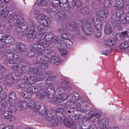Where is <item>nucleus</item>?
I'll list each match as a JSON object with an SVG mask.
<instances>
[{
  "instance_id": "obj_20",
  "label": "nucleus",
  "mask_w": 129,
  "mask_h": 129,
  "mask_svg": "<svg viewBox=\"0 0 129 129\" xmlns=\"http://www.w3.org/2000/svg\"><path fill=\"white\" fill-rule=\"evenodd\" d=\"M51 62L55 65L59 64L61 63V60L57 56H52L51 58Z\"/></svg>"
},
{
  "instance_id": "obj_21",
  "label": "nucleus",
  "mask_w": 129,
  "mask_h": 129,
  "mask_svg": "<svg viewBox=\"0 0 129 129\" xmlns=\"http://www.w3.org/2000/svg\"><path fill=\"white\" fill-rule=\"evenodd\" d=\"M104 33L107 36L110 35L112 32V28L111 25L109 24H107L104 28Z\"/></svg>"
},
{
  "instance_id": "obj_43",
  "label": "nucleus",
  "mask_w": 129,
  "mask_h": 129,
  "mask_svg": "<svg viewBox=\"0 0 129 129\" xmlns=\"http://www.w3.org/2000/svg\"><path fill=\"white\" fill-rule=\"evenodd\" d=\"M31 73L34 74H36L38 73L40 71H39L38 69L36 67H31L30 69Z\"/></svg>"
},
{
  "instance_id": "obj_24",
  "label": "nucleus",
  "mask_w": 129,
  "mask_h": 129,
  "mask_svg": "<svg viewBox=\"0 0 129 129\" xmlns=\"http://www.w3.org/2000/svg\"><path fill=\"white\" fill-rule=\"evenodd\" d=\"M58 100L59 103L62 102L67 100L68 97L67 94L66 93H62L57 95Z\"/></svg>"
},
{
  "instance_id": "obj_22",
  "label": "nucleus",
  "mask_w": 129,
  "mask_h": 129,
  "mask_svg": "<svg viewBox=\"0 0 129 129\" xmlns=\"http://www.w3.org/2000/svg\"><path fill=\"white\" fill-rule=\"evenodd\" d=\"M122 16L121 17V21L122 23L124 24H125L129 22V12L127 13L126 15L122 14Z\"/></svg>"
},
{
  "instance_id": "obj_41",
  "label": "nucleus",
  "mask_w": 129,
  "mask_h": 129,
  "mask_svg": "<svg viewBox=\"0 0 129 129\" xmlns=\"http://www.w3.org/2000/svg\"><path fill=\"white\" fill-rule=\"evenodd\" d=\"M46 17L43 14L39 13L37 18V20L39 22L45 19Z\"/></svg>"
},
{
  "instance_id": "obj_4",
  "label": "nucleus",
  "mask_w": 129,
  "mask_h": 129,
  "mask_svg": "<svg viewBox=\"0 0 129 129\" xmlns=\"http://www.w3.org/2000/svg\"><path fill=\"white\" fill-rule=\"evenodd\" d=\"M92 21L94 26L93 28L94 34L96 38H99L102 35L101 30L102 25L100 22L99 23L98 22L96 17L92 18Z\"/></svg>"
},
{
  "instance_id": "obj_34",
  "label": "nucleus",
  "mask_w": 129,
  "mask_h": 129,
  "mask_svg": "<svg viewBox=\"0 0 129 129\" xmlns=\"http://www.w3.org/2000/svg\"><path fill=\"white\" fill-rule=\"evenodd\" d=\"M113 38L112 37H110L108 40L105 42V45L110 47L112 46L113 45Z\"/></svg>"
},
{
  "instance_id": "obj_28",
  "label": "nucleus",
  "mask_w": 129,
  "mask_h": 129,
  "mask_svg": "<svg viewBox=\"0 0 129 129\" xmlns=\"http://www.w3.org/2000/svg\"><path fill=\"white\" fill-rule=\"evenodd\" d=\"M38 89L34 86L29 87L26 89V91L27 92L31 94H33L36 93V91H37Z\"/></svg>"
},
{
  "instance_id": "obj_2",
  "label": "nucleus",
  "mask_w": 129,
  "mask_h": 129,
  "mask_svg": "<svg viewBox=\"0 0 129 129\" xmlns=\"http://www.w3.org/2000/svg\"><path fill=\"white\" fill-rule=\"evenodd\" d=\"M44 53L45 58L42 59L40 57H38L33 61V62L35 66L43 69L47 67V64L49 63V60L47 57L49 56L50 54L51 53V51L46 49L44 50Z\"/></svg>"
},
{
  "instance_id": "obj_48",
  "label": "nucleus",
  "mask_w": 129,
  "mask_h": 129,
  "mask_svg": "<svg viewBox=\"0 0 129 129\" xmlns=\"http://www.w3.org/2000/svg\"><path fill=\"white\" fill-rule=\"evenodd\" d=\"M28 85L27 83L25 82V80L24 82H21L18 84V87L21 88H24L26 87Z\"/></svg>"
},
{
  "instance_id": "obj_60",
  "label": "nucleus",
  "mask_w": 129,
  "mask_h": 129,
  "mask_svg": "<svg viewBox=\"0 0 129 129\" xmlns=\"http://www.w3.org/2000/svg\"><path fill=\"white\" fill-rule=\"evenodd\" d=\"M8 54H9V53L4 52H2L0 53V55L2 57L4 58H6L7 59V55Z\"/></svg>"
},
{
  "instance_id": "obj_3",
  "label": "nucleus",
  "mask_w": 129,
  "mask_h": 129,
  "mask_svg": "<svg viewBox=\"0 0 129 129\" xmlns=\"http://www.w3.org/2000/svg\"><path fill=\"white\" fill-rule=\"evenodd\" d=\"M53 91L54 93L55 92V89L52 85H49L46 87V90L44 92L42 91H38L37 95V98L40 100H42L44 99L45 97L49 98L50 95V92Z\"/></svg>"
},
{
  "instance_id": "obj_7",
  "label": "nucleus",
  "mask_w": 129,
  "mask_h": 129,
  "mask_svg": "<svg viewBox=\"0 0 129 129\" xmlns=\"http://www.w3.org/2000/svg\"><path fill=\"white\" fill-rule=\"evenodd\" d=\"M6 82L3 84V86L5 87L9 86L10 85L13 84L15 80L10 75H6L5 77Z\"/></svg>"
},
{
  "instance_id": "obj_46",
  "label": "nucleus",
  "mask_w": 129,
  "mask_h": 129,
  "mask_svg": "<svg viewBox=\"0 0 129 129\" xmlns=\"http://www.w3.org/2000/svg\"><path fill=\"white\" fill-rule=\"evenodd\" d=\"M81 12L85 15H87L89 13V10L87 8H82L81 10Z\"/></svg>"
},
{
  "instance_id": "obj_36",
  "label": "nucleus",
  "mask_w": 129,
  "mask_h": 129,
  "mask_svg": "<svg viewBox=\"0 0 129 129\" xmlns=\"http://www.w3.org/2000/svg\"><path fill=\"white\" fill-rule=\"evenodd\" d=\"M29 101L28 98L24 100H21V101L22 102L23 104V109H26L28 107V103Z\"/></svg>"
},
{
  "instance_id": "obj_47",
  "label": "nucleus",
  "mask_w": 129,
  "mask_h": 129,
  "mask_svg": "<svg viewBox=\"0 0 129 129\" xmlns=\"http://www.w3.org/2000/svg\"><path fill=\"white\" fill-rule=\"evenodd\" d=\"M73 101L75 102L76 101H79V95L78 94L75 93L72 96Z\"/></svg>"
},
{
  "instance_id": "obj_53",
  "label": "nucleus",
  "mask_w": 129,
  "mask_h": 129,
  "mask_svg": "<svg viewBox=\"0 0 129 129\" xmlns=\"http://www.w3.org/2000/svg\"><path fill=\"white\" fill-rule=\"evenodd\" d=\"M125 6L126 4L125 1L123 0V1L120 3L118 8L119 9H122L125 7Z\"/></svg>"
},
{
  "instance_id": "obj_40",
  "label": "nucleus",
  "mask_w": 129,
  "mask_h": 129,
  "mask_svg": "<svg viewBox=\"0 0 129 129\" xmlns=\"http://www.w3.org/2000/svg\"><path fill=\"white\" fill-rule=\"evenodd\" d=\"M39 22L41 24H42V25H43L44 26H46L47 27L49 24V20L47 18H45L42 21H40Z\"/></svg>"
},
{
  "instance_id": "obj_44",
  "label": "nucleus",
  "mask_w": 129,
  "mask_h": 129,
  "mask_svg": "<svg viewBox=\"0 0 129 129\" xmlns=\"http://www.w3.org/2000/svg\"><path fill=\"white\" fill-rule=\"evenodd\" d=\"M42 36L43 39H44L45 41L47 42H49L52 41L53 38V37H51L49 36H44L43 35V36Z\"/></svg>"
},
{
  "instance_id": "obj_54",
  "label": "nucleus",
  "mask_w": 129,
  "mask_h": 129,
  "mask_svg": "<svg viewBox=\"0 0 129 129\" xmlns=\"http://www.w3.org/2000/svg\"><path fill=\"white\" fill-rule=\"evenodd\" d=\"M59 51L61 55L63 56L66 55L67 53V51L64 49H60Z\"/></svg>"
},
{
  "instance_id": "obj_50",
  "label": "nucleus",
  "mask_w": 129,
  "mask_h": 129,
  "mask_svg": "<svg viewBox=\"0 0 129 129\" xmlns=\"http://www.w3.org/2000/svg\"><path fill=\"white\" fill-rule=\"evenodd\" d=\"M71 24H70L68 23L64 24L62 25V27H63L65 30L67 29H70Z\"/></svg>"
},
{
  "instance_id": "obj_31",
  "label": "nucleus",
  "mask_w": 129,
  "mask_h": 129,
  "mask_svg": "<svg viewBox=\"0 0 129 129\" xmlns=\"http://www.w3.org/2000/svg\"><path fill=\"white\" fill-rule=\"evenodd\" d=\"M35 77L37 80V82L42 81L45 78L40 71L36 75V77Z\"/></svg>"
},
{
  "instance_id": "obj_35",
  "label": "nucleus",
  "mask_w": 129,
  "mask_h": 129,
  "mask_svg": "<svg viewBox=\"0 0 129 129\" xmlns=\"http://www.w3.org/2000/svg\"><path fill=\"white\" fill-rule=\"evenodd\" d=\"M36 111H38L39 112V114L43 115H44L46 112V109L45 108H41V106H40L36 110Z\"/></svg>"
},
{
  "instance_id": "obj_13",
  "label": "nucleus",
  "mask_w": 129,
  "mask_h": 129,
  "mask_svg": "<svg viewBox=\"0 0 129 129\" xmlns=\"http://www.w3.org/2000/svg\"><path fill=\"white\" fill-rule=\"evenodd\" d=\"M128 43L123 42L121 43L119 45V48L124 53H127L129 52V47Z\"/></svg>"
},
{
  "instance_id": "obj_45",
  "label": "nucleus",
  "mask_w": 129,
  "mask_h": 129,
  "mask_svg": "<svg viewBox=\"0 0 129 129\" xmlns=\"http://www.w3.org/2000/svg\"><path fill=\"white\" fill-rule=\"evenodd\" d=\"M9 101H11L13 99V98L15 99L16 98V94L14 92H12L9 93Z\"/></svg>"
},
{
  "instance_id": "obj_59",
  "label": "nucleus",
  "mask_w": 129,
  "mask_h": 129,
  "mask_svg": "<svg viewBox=\"0 0 129 129\" xmlns=\"http://www.w3.org/2000/svg\"><path fill=\"white\" fill-rule=\"evenodd\" d=\"M19 65L16 64L14 65L13 68V70L15 71H17L20 69Z\"/></svg>"
},
{
  "instance_id": "obj_63",
  "label": "nucleus",
  "mask_w": 129,
  "mask_h": 129,
  "mask_svg": "<svg viewBox=\"0 0 129 129\" xmlns=\"http://www.w3.org/2000/svg\"><path fill=\"white\" fill-rule=\"evenodd\" d=\"M47 4V2L45 0H43L41 1L40 3H38V5H40L42 6H45Z\"/></svg>"
},
{
  "instance_id": "obj_6",
  "label": "nucleus",
  "mask_w": 129,
  "mask_h": 129,
  "mask_svg": "<svg viewBox=\"0 0 129 129\" xmlns=\"http://www.w3.org/2000/svg\"><path fill=\"white\" fill-rule=\"evenodd\" d=\"M55 12V17L58 22H61L63 21L66 17L65 13L60 9L57 10Z\"/></svg>"
},
{
  "instance_id": "obj_26",
  "label": "nucleus",
  "mask_w": 129,
  "mask_h": 129,
  "mask_svg": "<svg viewBox=\"0 0 129 129\" xmlns=\"http://www.w3.org/2000/svg\"><path fill=\"white\" fill-rule=\"evenodd\" d=\"M29 100L30 101L28 103V107L32 109H35L36 111L38 107H37V105L36 104V102L32 100L30 98L29 99Z\"/></svg>"
},
{
  "instance_id": "obj_23",
  "label": "nucleus",
  "mask_w": 129,
  "mask_h": 129,
  "mask_svg": "<svg viewBox=\"0 0 129 129\" xmlns=\"http://www.w3.org/2000/svg\"><path fill=\"white\" fill-rule=\"evenodd\" d=\"M100 119V115L98 113L94 114H91L90 115V116L89 117V119H92L91 121L92 122H93L95 120H96L98 121Z\"/></svg>"
},
{
  "instance_id": "obj_8",
  "label": "nucleus",
  "mask_w": 129,
  "mask_h": 129,
  "mask_svg": "<svg viewBox=\"0 0 129 129\" xmlns=\"http://www.w3.org/2000/svg\"><path fill=\"white\" fill-rule=\"evenodd\" d=\"M19 59V57L17 55L11 53L7 55V59L9 60V63L11 64L14 63L15 61H17Z\"/></svg>"
},
{
  "instance_id": "obj_57",
  "label": "nucleus",
  "mask_w": 129,
  "mask_h": 129,
  "mask_svg": "<svg viewBox=\"0 0 129 129\" xmlns=\"http://www.w3.org/2000/svg\"><path fill=\"white\" fill-rule=\"evenodd\" d=\"M123 1V0H116L115 1V6L117 7L119 6L120 3Z\"/></svg>"
},
{
  "instance_id": "obj_15",
  "label": "nucleus",
  "mask_w": 129,
  "mask_h": 129,
  "mask_svg": "<svg viewBox=\"0 0 129 129\" xmlns=\"http://www.w3.org/2000/svg\"><path fill=\"white\" fill-rule=\"evenodd\" d=\"M1 117L5 119H8L12 117V114L10 111H5L2 112L1 114Z\"/></svg>"
},
{
  "instance_id": "obj_39",
  "label": "nucleus",
  "mask_w": 129,
  "mask_h": 129,
  "mask_svg": "<svg viewBox=\"0 0 129 129\" xmlns=\"http://www.w3.org/2000/svg\"><path fill=\"white\" fill-rule=\"evenodd\" d=\"M36 50L37 52L39 55L40 56H41L43 57H45L44 53V50H42L41 48H38V49H37V47H36Z\"/></svg>"
},
{
  "instance_id": "obj_10",
  "label": "nucleus",
  "mask_w": 129,
  "mask_h": 129,
  "mask_svg": "<svg viewBox=\"0 0 129 129\" xmlns=\"http://www.w3.org/2000/svg\"><path fill=\"white\" fill-rule=\"evenodd\" d=\"M32 26L33 29H31L29 31L27 38V40L30 42L33 41L36 37V35L34 33L35 31V25H33Z\"/></svg>"
},
{
  "instance_id": "obj_29",
  "label": "nucleus",
  "mask_w": 129,
  "mask_h": 129,
  "mask_svg": "<svg viewBox=\"0 0 129 129\" xmlns=\"http://www.w3.org/2000/svg\"><path fill=\"white\" fill-rule=\"evenodd\" d=\"M108 119L104 118L103 119L101 122V126L102 129H106L107 125L108 124Z\"/></svg>"
},
{
  "instance_id": "obj_64",
  "label": "nucleus",
  "mask_w": 129,
  "mask_h": 129,
  "mask_svg": "<svg viewBox=\"0 0 129 129\" xmlns=\"http://www.w3.org/2000/svg\"><path fill=\"white\" fill-rule=\"evenodd\" d=\"M7 36H8L7 35L0 33V41L3 40V39L7 37Z\"/></svg>"
},
{
  "instance_id": "obj_61",
  "label": "nucleus",
  "mask_w": 129,
  "mask_h": 129,
  "mask_svg": "<svg viewBox=\"0 0 129 129\" xmlns=\"http://www.w3.org/2000/svg\"><path fill=\"white\" fill-rule=\"evenodd\" d=\"M53 2V5L55 6H58L59 4H61V2L59 0H54Z\"/></svg>"
},
{
  "instance_id": "obj_42",
  "label": "nucleus",
  "mask_w": 129,
  "mask_h": 129,
  "mask_svg": "<svg viewBox=\"0 0 129 129\" xmlns=\"http://www.w3.org/2000/svg\"><path fill=\"white\" fill-rule=\"evenodd\" d=\"M73 4H74V6L77 7L79 8L81 6V3L78 0H73Z\"/></svg>"
},
{
  "instance_id": "obj_55",
  "label": "nucleus",
  "mask_w": 129,
  "mask_h": 129,
  "mask_svg": "<svg viewBox=\"0 0 129 129\" xmlns=\"http://www.w3.org/2000/svg\"><path fill=\"white\" fill-rule=\"evenodd\" d=\"M121 35L120 33H118L116 34L114 36V37L113 38L115 42H116V40H119L120 38Z\"/></svg>"
},
{
  "instance_id": "obj_19",
  "label": "nucleus",
  "mask_w": 129,
  "mask_h": 129,
  "mask_svg": "<svg viewBox=\"0 0 129 129\" xmlns=\"http://www.w3.org/2000/svg\"><path fill=\"white\" fill-rule=\"evenodd\" d=\"M97 15L101 17L105 18L108 14V12L106 10H102L97 12L96 13Z\"/></svg>"
},
{
  "instance_id": "obj_18",
  "label": "nucleus",
  "mask_w": 129,
  "mask_h": 129,
  "mask_svg": "<svg viewBox=\"0 0 129 129\" xmlns=\"http://www.w3.org/2000/svg\"><path fill=\"white\" fill-rule=\"evenodd\" d=\"M49 98H47L48 99V100L50 102L54 104H56L59 103L58 100V98L57 95L55 97L53 96V95H51L49 96Z\"/></svg>"
},
{
  "instance_id": "obj_62",
  "label": "nucleus",
  "mask_w": 129,
  "mask_h": 129,
  "mask_svg": "<svg viewBox=\"0 0 129 129\" xmlns=\"http://www.w3.org/2000/svg\"><path fill=\"white\" fill-rule=\"evenodd\" d=\"M54 78V76H52L51 75H49L48 77V78L47 79V80L46 82V83L47 84H48V83L47 82L49 80L50 81H52L53 80Z\"/></svg>"
},
{
  "instance_id": "obj_38",
  "label": "nucleus",
  "mask_w": 129,
  "mask_h": 129,
  "mask_svg": "<svg viewBox=\"0 0 129 129\" xmlns=\"http://www.w3.org/2000/svg\"><path fill=\"white\" fill-rule=\"evenodd\" d=\"M121 38H124L126 37H129V30H127L124 31L122 32L121 33ZM129 42V38L128 40Z\"/></svg>"
},
{
  "instance_id": "obj_1",
  "label": "nucleus",
  "mask_w": 129,
  "mask_h": 129,
  "mask_svg": "<svg viewBox=\"0 0 129 129\" xmlns=\"http://www.w3.org/2000/svg\"><path fill=\"white\" fill-rule=\"evenodd\" d=\"M59 108L58 109L60 112L61 111V114L60 113H56V117L52 115L51 114L48 113L47 114L46 119L47 121L49 122L50 124L54 126H57L59 123H62L64 121V124L66 126L68 127H72L74 124V122L71 120H68L66 118L65 116L63 115L64 113H66V104L63 103L59 105Z\"/></svg>"
},
{
  "instance_id": "obj_25",
  "label": "nucleus",
  "mask_w": 129,
  "mask_h": 129,
  "mask_svg": "<svg viewBox=\"0 0 129 129\" xmlns=\"http://www.w3.org/2000/svg\"><path fill=\"white\" fill-rule=\"evenodd\" d=\"M67 84H68V82L67 81L61 79L60 80L59 86L60 89L59 88L58 90L57 91H61L63 89H64L67 86L66 85Z\"/></svg>"
},
{
  "instance_id": "obj_14",
  "label": "nucleus",
  "mask_w": 129,
  "mask_h": 129,
  "mask_svg": "<svg viewBox=\"0 0 129 129\" xmlns=\"http://www.w3.org/2000/svg\"><path fill=\"white\" fill-rule=\"evenodd\" d=\"M70 29L73 33L76 35H78L79 33V29L77 26V24L74 23L71 24Z\"/></svg>"
},
{
  "instance_id": "obj_5",
  "label": "nucleus",
  "mask_w": 129,
  "mask_h": 129,
  "mask_svg": "<svg viewBox=\"0 0 129 129\" xmlns=\"http://www.w3.org/2000/svg\"><path fill=\"white\" fill-rule=\"evenodd\" d=\"M82 30L86 35H91L92 33V29L90 26V22L89 20L86 19H82Z\"/></svg>"
},
{
  "instance_id": "obj_49",
  "label": "nucleus",
  "mask_w": 129,
  "mask_h": 129,
  "mask_svg": "<svg viewBox=\"0 0 129 129\" xmlns=\"http://www.w3.org/2000/svg\"><path fill=\"white\" fill-rule=\"evenodd\" d=\"M20 21L21 22L20 25L22 27V29L24 30V31L27 28V23L25 22H23L21 23V21Z\"/></svg>"
},
{
  "instance_id": "obj_37",
  "label": "nucleus",
  "mask_w": 129,
  "mask_h": 129,
  "mask_svg": "<svg viewBox=\"0 0 129 129\" xmlns=\"http://www.w3.org/2000/svg\"><path fill=\"white\" fill-rule=\"evenodd\" d=\"M8 13H6V14L5 16V18H6L5 21H4L10 22L13 19V15L12 14H9Z\"/></svg>"
},
{
  "instance_id": "obj_16",
  "label": "nucleus",
  "mask_w": 129,
  "mask_h": 129,
  "mask_svg": "<svg viewBox=\"0 0 129 129\" xmlns=\"http://www.w3.org/2000/svg\"><path fill=\"white\" fill-rule=\"evenodd\" d=\"M21 22L18 19L16 20V22L14 24L16 26L15 27V31L18 32H21L24 31L22 29L23 28L20 25Z\"/></svg>"
},
{
  "instance_id": "obj_33",
  "label": "nucleus",
  "mask_w": 129,
  "mask_h": 129,
  "mask_svg": "<svg viewBox=\"0 0 129 129\" xmlns=\"http://www.w3.org/2000/svg\"><path fill=\"white\" fill-rule=\"evenodd\" d=\"M47 28L46 26L42 25H39L37 27V30L40 33H44Z\"/></svg>"
},
{
  "instance_id": "obj_9",
  "label": "nucleus",
  "mask_w": 129,
  "mask_h": 129,
  "mask_svg": "<svg viewBox=\"0 0 129 129\" xmlns=\"http://www.w3.org/2000/svg\"><path fill=\"white\" fill-rule=\"evenodd\" d=\"M13 41V40L12 38L7 36L5 38L3 39L0 41V46L2 47H5L6 46L7 43H12Z\"/></svg>"
},
{
  "instance_id": "obj_11",
  "label": "nucleus",
  "mask_w": 129,
  "mask_h": 129,
  "mask_svg": "<svg viewBox=\"0 0 129 129\" xmlns=\"http://www.w3.org/2000/svg\"><path fill=\"white\" fill-rule=\"evenodd\" d=\"M9 12V10H7V7H0V17L1 18L2 20H6V18H5L4 16L6 14V13H8Z\"/></svg>"
},
{
  "instance_id": "obj_27",
  "label": "nucleus",
  "mask_w": 129,
  "mask_h": 129,
  "mask_svg": "<svg viewBox=\"0 0 129 129\" xmlns=\"http://www.w3.org/2000/svg\"><path fill=\"white\" fill-rule=\"evenodd\" d=\"M43 36V34H40L39 35V38L40 39L38 40L37 42V45L43 46L45 44V42L44 39H43L42 36Z\"/></svg>"
},
{
  "instance_id": "obj_51",
  "label": "nucleus",
  "mask_w": 129,
  "mask_h": 129,
  "mask_svg": "<svg viewBox=\"0 0 129 129\" xmlns=\"http://www.w3.org/2000/svg\"><path fill=\"white\" fill-rule=\"evenodd\" d=\"M104 5L107 7H110L111 6V4L110 1L109 0H106L104 3Z\"/></svg>"
},
{
  "instance_id": "obj_52",
  "label": "nucleus",
  "mask_w": 129,
  "mask_h": 129,
  "mask_svg": "<svg viewBox=\"0 0 129 129\" xmlns=\"http://www.w3.org/2000/svg\"><path fill=\"white\" fill-rule=\"evenodd\" d=\"M17 106L18 107L19 109H18L20 110H21L23 108V104L22 102L21 101V100L19 101V102L17 104Z\"/></svg>"
},
{
  "instance_id": "obj_32",
  "label": "nucleus",
  "mask_w": 129,
  "mask_h": 129,
  "mask_svg": "<svg viewBox=\"0 0 129 129\" xmlns=\"http://www.w3.org/2000/svg\"><path fill=\"white\" fill-rule=\"evenodd\" d=\"M70 35L67 33H63L60 36L61 39L62 41L65 43L67 40L69 39Z\"/></svg>"
},
{
  "instance_id": "obj_58",
  "label": "nucleus",
  "mask_w": 129,
  "mask_h": 129,
  "mask_svg": "<svg viewBox=\"0 0 129 129\" xmlns=\"http://www.w3.org/2000/svg\"><path fill=\"white\" fill-rule=\"evenodd\" d=\"M63 4L64 6V8L66 11H69L71 9V8L69 6L68 4L64 3Z\"/></svg>"
},
{
  "instance_id": "obj_17",
  "label": "nucleus",
  "mask_w": 129,
  "mask_h": 129,
  "mask_svg": "<svg viewBox=\"0 0 129 129\" xmlns=\"http://www.w3.org/2000/svg\"><path fill=\"white\" fill-rule=\"evenodd\" d=\"M25 82L28 85H30L34 83L35 82H37L35 77L34 76H31L27 77L25 79Z\"/></svg>"
},
{
  "instance_id": "obj_30",
  "label": "nucleus",
  "mask_w": 129,
  "mask_h": 129,
  "mask_svg": "<svg viewBox=\"0 0 129 129\" xmlns=\"http://www.w3.org/2000/svg\"><path fill=\"white\" fill-rule=\"evenodd\" d=\"M0 100L2 105L3 106H7L8 104V101H6V99L4 98V94L3 93H0Z\"/></svg>"
},
{
  "instance_id": "obj_12",
  "label": "nucleus",
  "mask_w": 129,
  "mask_h": 129,
  "mask_svg": "<svg viewBox=\"0 0 129 129\" xmlns=\"http://www.w3.org/2000/svg\"><path fill=\"white\" fill-rule=\"evenodd\" d=\"M15 50H20L23 52L25 51L26 46L23 43L20 42H18L16 43L15 47Z\"/></svg>"
},
{
  "instance_id": "obj_56",
  "label": "nucleus",
  "mask_w": 129,
  "mask_h": 129,
  "mask_svg": "<svg viewBox=\"0 0 129 129\" xmlns=\"http://www.w3.org/2000/svg\"><path fill=\"white\" fill-rule=\"evenodd\" d=\"M7 70L5 67L2 64H0V72H4Z\"/></svg>"
}]
</instances>
